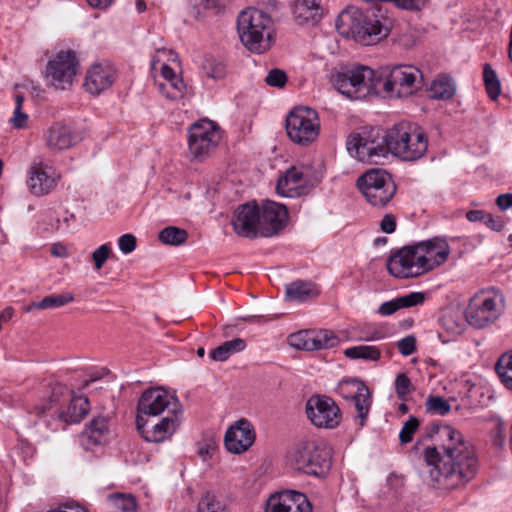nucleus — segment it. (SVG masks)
<instances>
[{"mask_svg":"<svg viewBox=\"0 0 512 512\" xmlns=\"http://www.w3.org/2000/svg\"><path fill=\"white\" fill-rule=\"evenodd\" d=\"M426 438L434 439L422 452L418 474L424 482L438 489L451 490L471 481L478 470L473 445L449 425H433Z\"/></svg>","mask_w":512,"mask_h":512,"instance_id":"nucleus-1","label":"nucleus"},{"mask_svg":"<svg viewBox=\"0 0 512 512\" xmlns=\"http://www.w3.org/2000/svg\"><path fill=\"white\" fill-rule=\"evenodd\" d=\"M337 32L362 45H374L385 39L390 32L387 18L374 13H365L350 6L343 10L335 22Z\"/></svg>","mask_w":512,"mask_h":512,"instance_id":"nucleus-2","label":"nucleus"},{"mask_svg":"<svg viewBox=\"0 0 512 512\" xmlns=\"http://www.w3.org/2000/svg\"><path fill=\"white\" fill-rule=\"evenodd\" d=\"M237 29L242 44L251 52L262 54L274 43L273 20L265 12L249 8L237 19Z\"/></svg>","mask_w":512,"mask_h":512,"instance_id":"nucleus-3","label":"nucleus"},{"mask_svg":"<svg viewBox=\"0 0 512 512\" xmlns=\"http://www.w3.org/2000/svg\"><path fill=\"white\" fill-rule=\"evenodd\" d=\"M391 154L404 161H416L427 152L428 139L423 129L413 122H400L388 129Z\"/></svg>","mask_w":512,"mask_h":512,"instance_id":"nucleus-4","label":"nucleus"},{"mask_svg":"<svg viewBox=\"0 0 512 512\" xmlns=\"http://www.w3.org/2000/svg\"><path fill=\"white\" fill-rule=\"evenodd\" d=\"M505 307L506 299L502 291L494 287L482 289L470 298L465 318L471 326L483 329L495 323L504 313Z\"/></svg>","mask_w":512,"mask_h":512,"instance_id":"nucleus-5","label":"nucleus"},{"mask_svg":"<svg viewBox=\"0 0 512 512\" xmlns=\"http://www.w3.org/2000/svg\"><path fill=\"white\" fill-rule=\"evenodd\" d=\"M332 85L350 99H362L376 94L374 71L368 66L342 67L331 74Z\"/></svg>","mask_w":512,"mask_h":512,"instance_id":"nucleus-6","label":"nucleus"},{"mask_svg":"<svg viewBox=\"0 0 512 512\" xmlns=\"http://www.w3.org/2000/svg\"><path fill=\"white\" fill-rule=\"evenodd\" d=\"M292 461L298 471L307 475L320 476L330 468L331 451L322 441L303 440L295 446Z\"/></svg>","mask_w":512,"mask_h":512,"instance_id":"nucleus-7","label":"nucleus"},{"mask_svg":"<svg viewBox=\"0 0 512 512\" xmlns=\"http://www.w3.org/2000/svg\"><path fill=\"white\" fill-rule=\"evenodd\" d=\"M347 149L352 156L360 161L376 162L378 158L391 153L388 129L383 132L379 128L352 135L347 140Z\"/></svg>","mask_w":512,"mask_h":512,"instance_id":"nucleus-8","label":"nucleus"},{"mask_svg":"<svg viewBox=\"0 0 512 512\" xmlns=\"http://www.w3.org/2000/svg\"><path fill=\"white\" fill-rule=\"evenodd\" d=\"M168 413H182V406L177 397L162 388H149L138 400L136 423H143Z\"/></svg>","mask_w":512,"mask_h":512,"instance_id":"nucleus-9","label":"nucleus"},{"mask_svg":"<svg viewBox=\"0 0 512 512\" xmlns=\"http://www.w3.org/2000/svg\"><path fill=\"white\" fill-rule=\"evenodd\" d=\"M286 131L291 141L308 145L316 140L320 131L318 113L309 107H296L286 118Z\"/></svg>","mask_w":512,"mask_h":512,"instance_id":"nucleus-10","label":"nucleus"},{"mask_svg":"<svg viewBox=\"0 0 512 512\" xmlns=\"http://www.w3.org/2000/svg\"><path fill=\"white\" fill-rule=\"evenodd\" d=\"M357 186L366 200L376 207L385 206L396 190L390 174L379 169L370 170L359 177Z\"/></svg>","mask_w":512,"mask_h":512,"instance_id":"nucleus-11","label":"nucleus"},{"mask_svg":"<svg viewBox=\"0 0 512 512\" xmlns=\"http://www.w3.org/2000/svg\"><path fill=\"white\" fill-rule=\"evenodd\" d=\"M384 80L383 90L390 97H407L418 89V83L422 77L421 72L410 65H396L386 67L382 71Z\"/></svg>","mask_w":512,"mask_h":512,"instance_id":"nucleus-12","label":"nucleus"},{"mask_svg":"<svg viewBox=\"0 0 512 512\" xmlns=\"http://www.w3.org/2000/svg\"><path fill=\"white\" fill-rule=\"evenodd\" d=\"M306 415L317 428L334 429L342 420V413L337 403L326 395H312L305 405Z\"/></svg>","mask_w":512,"mask_h":512,"instance_id":"nucleus-13","label":"nucleus"},{"mask_svg":"<svg viewBox=\"0 0 512 512\" xmlns=\"http://www.w3.org/2000/svg\"><path fill=\"white\" fill-rule=\"evenodd\" d=\"M423 260V257H419L416 245L406 246L387 259L386 267L395 278H416L426 273Z\"/></svg>","mask_w":512,"mask_h":512,"instance_id":"nucleus-14","label":"nucleus"},{"mask_svg":"<svg viewBox=\"0 0 512 512\" xmlns=\"http://www.w3.org/2000/svg\"><path fill=\"white\" fill-rule=\"evenodd\" d=\"M77 66L78 62L71 51H60L48 62L47 77L56 89L65 90L72 85Z\"/></svg>","mask_w":512,"mask_h":512,"instance_id":"nucleus-15","label":"nucleus"},{"mask_svg":"<svg viewBox=\"0 0 512 512\" xmlns=\"http://www.w3.org/2000/svg\"><path fill=\"white\" fill-rule=\"evenodd\" d=\"M218 140V133L211 121L195 122L188 130L189 152L194 158L206 157Z\"/></svg>","mask_w":512,"mask_h":512,"instance_id":"nucleus-16","label":"nucleus"},{"mask_svg":"<svg viewBox=\"0 0 512 512\" xmlns=\"http://www.w3.org/2000/svg\"><path fill=\"white\" fill-rule=\"evenodd\" d=\"M182 413H168L161 416L158 421L154 419L136 423L141 437L151 443H160L170 439L178 429Z\"/></svg>","mask_w":512,"mask_h":512,"instance_id":"nucleus-17","label":"nucleus"},{"mask_svg":"<svg viewBox=\"0 0 512 512\" xmlns=\"http://www.w3.org/2000/svg\"><path fill=\"white\" fill-rule=\"evenodd\" d=\"M338 342L334 332L326 329L299 331L289 337L291 346L306 351L333 348Z\"/></svg>","mask_w":512,"mask_h":512,"instance_id":"nucleus-18","label":"nucleus"},{"mask_svg":"<svg viewBox=\"0 0 512 512\" xmlns=\"http://www.w3.org/2000/svg\"><path fill=\"white\" fill-rule=\"evenodd\" d=\"M255 438L252 424L246 419H240L226 431L224 445L228 452L238 455L246 452L255 442Z\"/></svg>","mask_w":512,"mask_h":512,"instance_id":"nucleus-19","label":"nucleus"},{"mask_svg":"<svg viewBox=\"0 0 512 512\" xmlns=\"http://www.w3.org/2000/svg\"><path fill=\"white\" fill-rule=\"evenodd\" d=\"M288 221V211L285 205L267 200L260 210V236L277 235Z\"/></svg>","mask_w":512,"mask_h":512,"instance_id":"nucleus-20","label":"nucleus"},{"mask_svg":"<svg viewBox=\"0 0 512 512\" xmlns=\"http://www.w3.org/2000/svg\"><path fill=\"white\" fill-rule=\"evenodd\" d=\"M232 224L241 237L256 238L260 235V209L256 202L240 205L235 211Z\"/></svg>","mask_w":512,"mask_h":512,"instance_id":"nucleus-21","label":"nucleus"},{"mask_svg":"<svg viewBox=\"0 0 512 512\" xmlns=\"http://www.w3.org/2000/svg\"><path fill=\"white\" fill-rule=\"evenodd\" d=\"M266 512H312V507L303 493L285 491L268 499Z\"/></svg>","mask_w":512,"mask_h":512,"instance_id":"nucleus-22","label":"nucleus"},{"mask_svg":"<svg viewBox=\"0 0 512 512\" xmlns=\"http://www.w3.org/2000/svg\"><path fill=\"white\" fill-rule=\"evenodd\" d=\"M58 176L42 161L33 162L29 168L28 188L33 195L49 194L57 185Z\"/></svg>","mask_w":512,"mask_h":512,"instance_id":"nucleus-23","label":"nucleus"},{"mask_svg":"<svg viewBox=\"0 0 512 512\" xmlns=\"http://www.w3.org/2000/svg\"><path fill=\"white\" fill-rule=\"evenodd\" d=\"M419 257L425 261V272L442 265L448 259L450 248L446 240L433 238L416 244Z\"/></svg>","mask_w":512,"mask_h":512,"instance_id":"nucleus-24","label":"nucleus"},{"mask_svg":"<svg viewBox=\"0 0 512 512\" xmlns=\"http://www.w3.org/2000/svg\"><path fill=\"white\" fill-rule=\"evenodd\" d=\"M116 79V71L111 65L95 64L86 74L84 86L94 95L109 88Z\"/></svg>","mask_w":512,"mask_h":512,"instance_id":"nucleus-25","label":"nucleus"},{"mask_svg":"<svg viewBox=\"0 0 512 512\" xmlns=\"http://www.w3.org/2000/svg\"><path fill=\"white\" fill-rule=\"evenodd\" d=\"M110 435L109 420L107 417H94L82 432V444L85 449H93L95 446L107 443Z\"/></svg>","mask_w":512,"mask_h":512,"instance_id":"nucleus-26","label":"nucleus"},{"mask_svg":"<svg viewBox=\"0 0 512 512\" xmlns=\"http://www.w3.org/2000/svg\"><path fill=\"white\" fill-rule=\"evenodd\" d=\"M45 142L50 150L61 151L75 145L77 136L68 125L56 122L47 129Z\"/></svg>","mask_w":512,"mask_h":512,"instance_id":"nucleus-27","label":"nucleus"},{"mask_svg":"<svg viewBox=\"0 0 512 512\" xmlns=\"http://www.w3.org/2000/svg\"><path fill=\"white\" fill-rule=\"evenodd\" d=\"M353 387L355 389L352 399L357 412L360 426H364L365 420L371 406V393L366 385L358 380L345 381L340 383L339 389L342 391L346 387Z\"/></svg>","mask_w":512,"mask_h":512,"instance_id":"nucleus-28","label":"nucleus"},{"mask_svg":"<svg viewBox=\"0 0 512 512\" xmlns=\"http://www.w3.org/2000/svg\"><path fill=\"white\" fill-rule=\"evenodd\" d=\"M292 11L300 24L316 23L322 17L323 8L319 0H294Z\"/></svg>","mask_w":512,"mask_h":512,"instance_id":"nucleus-29","label":"nucleus"},{"mask_svg":"<svg viewBox=\"0 0 512 512\" xmlns=\"http://www.w3.org/2000/svg\"><path fill=\"white\" fill-rule=\"evenodd\" d=\"M424 300L425 294L423 292H411L382 303L378 308V313L382 316H389L397 312L399 309L420 305Z\"/></svg>","mask_w":512,"mask_h":512,"instance_id":"nucleus-30","label":"nucleus"},{"mask_svg":"<svg viewBox=\"0 0 512 512\" xmlns=\"http://www.w3.org/2000/svg\"><path fill=\"white\" fill-rule=\"evenodd\" d=\"M302 179V171L296 167H291L278 179L277 193L285 197H293L294 193H298V189L301 188Z\"/></svg>","mask_w":512,"mask_h":512,"instance_id":"nucleus-31","label":"nucleus"},{"mask_svg":"<svg viewBox=\"0 0 512 512\" xmlns=\"http://www.w3.org/2000/svg\"><path fill=\"white\" fill-rule=\"evenodd\" d=\"M317 294V289L311 282L297 280L286 286V297L290 301L303 302Z\"/></svg>","mask_w":512,"mask_h":512,"instance_id":"nucleus-32","label":"nucleus"},{"mask_svg":"<svg viewBox=\"0 0 512 512\" xmlns=\"http://www.w3.org/2000/svg\"><path fill=\"white\" fill-rule=\"evenodd\" d=\"M246 348V342L242 338H235L225 341L215 349L210 351V357L214 361H225L232 354L243 351Z\"/></svg>","mask_w":512,"mask_h":512,"instance_id":"nucleus-33","label":"nucleus"},{"mask_svg":"<svg viewBox=\"0 0 512 512\" xmlns=\"http://www.w3.org/2000/svg\"><path fill=\"white\" fill-rule=\"evenodd\" d=\"M495 371L503 386L512 391V350L499 357L495 364Z\"/></svg>","mask_w":512,"mask_h":512,"instance_id":"nucleus-34","label":"nucleus"},{"mask_svg":"<svg viewBox=\"0 0 512 512\" xmlns=\"http://www.w3.org/2000/svg\"><path fill=\"white\" fill-rule=\"evenodd\" d=\"M430 98L436 100H447L455 94V85L448 77H439L431 83Z\"/></svg>","mask_w":512,"mask_h":512,"instance_id":"nucleus-35","label":"nucleus"},{"mask_svg":"<svg viewBox=\"0 0 512 512\" xmlns=\"http://www.w3.org/2000/svg\"><path fill=\"white\" fill-rule=\"evenodd\" d=\"M74 300V296L71 293L53 294L44 297L39 302H33L26 311L29 312L33 309H51L62 307Z\"/></svg>","mask_w":512,"mask_h":512,"instance_id":"nucleus-36","label":"nucleus"},{"mask_svg":"<svg viewBox=\"0 0 512 512\" xmlns=\"http://www.w3.org/2000/svg\"><path fill=\"white\" fill-rule=\"evenodd\" d=\"M344 355L349 359L377 361L381 357V351L376 346L359 345L345 349Z\"/></svg>","mask_w":512,"mask_h":512,"instance_id":"nucleus-37","label":"nucleus"},{"mask_svg":"<svg viewBox=\"0 0 512 512\" xmlns=\"http://www.w3.org/2000/svg\"><path fill=\"white\" fill-rule=\"evenodd\" d=\"M483 80L489 98L493 101L497 100L501 93V84L497 73L488 63L483 66Z\"/></svg>","mask_w":512,"mask_h":512,"instance_id":"nucleus-38","label":"nucleus"},{"mask_svg":"<svg viewBox=\"0 0 512 512\" xmlns=\"http://www.w3.org/2000/svg\"><path fill=\"white\" fill-rule=\"evenodd\" d=\"M197 512H228V508L222 498L211 492H206L199 500Z\"/></svg>","mask_w":512,"mask_h":512,"instance_id":"nucleus-39","label":"nucleus"},{"mask_svg":"<svg viewBox=\"0 0 512 512\" xmlns=\"http://www.w3.org/2000/svg\"><path fill=\"white\" fill-rule=\"evenodd\" d=\"M188 238V233L185 229L168 226L162 229L159 233V240L166 245L178 246L183 244Z\"/></svg>","mask_w":512,"mask_h":512,"instance_id":"nucleus-40","label":"nucleus"},{"mask_svg":"<svg viewBox=\"0 0 512 512\" xmlns=\"http://www.w3.org/2000/svg\"><path fill=\"white\" fill-rule=\"evenodd\" d=\"M185 84L182 79L158 83V90L169 100H179L184 96Z\"/></svg>","mask_w":512,"mask_h":512,"instance_id":"nucleus-41","label":"nucleus"},{"mask_svg":"<svg viewBox=\"0 0 512 512\" xmlns=\"http://www.w3.org/2000/svg\"><path fill=\"white\" fill-rule=\"evenodd\" d=\"M108 501L122 512H136L137 502L132 494L114 493L108 496Z\"/></svg>","mask_w":512,"mask_h":512,"instance_id":"nucleus-42","label":"nucleus"},{"mask_svg":"<svg viewBox=\"0 0 512 512\" xmlns=\"http://www.w3.org/2000/svg\"><path fill=\"white\" fill-rule=\"evenodd\" d=\"M87 398L76 397L71 399L67 408V414L71 422H80L88 413Z\"/></svg>","mask_w":512,"mask_h":512,"instance_id":"nucleus-43","label":"nucleus"},{"mask_svg":"<svg viewBox=\"0 0 512 512\" xmlns=\"http://www.w3.org/2000/svg\"><path fill=\"white\" fill-rule=\"evenodd\" d=\"M425 408L428 413L444 416L451 410V406L445 398L441 396H429L426 399Z\"/></svg>","mask_w":512,"mask_h":512,"instance_id":"nucleus-44","label":"nucleus"},{"mask_svg":"<svg viewBox=\"0 0 512 512\" xmlns=\"http://www.w3.org/2000/svg\"><path fill=\"white\" fill-rule=\"evenodd\" d=\"M395 390L397 397L406 401L407 396L414 391V387L409 379V377L405 373H400L396 376L395 379Z\"/></svg>","mask_w":512,"mask_h":512,"instance_id":"nucleus-45","label":"nucleus"},{"mask_svg":"<svg viewBox=\"0 0 512 512\" xmlns=\"http://www.w3.org/2000/svg\"><path fill=\"white\" fill-rule=\"evenodd\" d=\"M202 66L209 78L220 79L225 75V66L213 58H206Z\"/></svg>","mask_w":512,"mask_h":512,"instance_id":"nucleus-46","label":"nucleus"},{"mask_svg":"<svg viewBox=\"0 0 512 512\" xmlns=\"http://www.w3.org/2000/svg\"><path fill=\"white\" fill-rule=\"evenodd\" d=\"M419 420L411 416L404 424L399 433V440L402 444H407L412 441L413 435L419 427Z\"/></svg>","mask_w":512,"mask_h":512,"instance_id":"nucleus-47","label":"nucleus"},{"mask_svg":"<svg viewBox=\"0 0 512 512\" xmlns=\"http://www.w3.org/2000/svg\"><path fill=\"white\" fill-rule=\"evenodd\" d=\"M265 82L268 86L282 88L287 82V75L283 70L274 68L268 72Z\"/></svg>","mask_w":512,"mask_h":512,"instance_id":"nucleus-48","label":"nucleus"},{"mask_svg":"<svg viewBox=\"0 0 512 512\" xmlns=\"http://www.w3.org/2000/svg\"><path fill=\"white\" fill-rule=\"evenodd\" d=\"M111 254V247L108 244L99 246L91 255L94 267L100 270Z\"/></svg>","mask_w":512,"mask_h":512,"instance_id":"nucleus-49","label":"nucleus"},{"mask_svg":"<svg viewBox=\"0 0 512 512\" xmlns=\"http://www.w3.org/2000/svg\"><path fill=\"white\" fill-rule=\"evenodd\" d=\"M397 347L399 352L403 356H409L416 351V337L414 335H408L398 341Z\"/></svg>","mask_w":512,"mask_h":512,"instance_id":"nucleus-50","label":"nucleus"},{"mask_svg":"<svg viewBox=\"0 0 512 512\" xmlns=\"http://www.w3.org/2000/svg\"><path fill=\"white\" fill-rule=\"evenodd\" d=\"M217 449V445L213 440H204L197 444V454L203 461L211 458Z\"/></svg>","mask_w":512,"mask_h":512,"instance_id":"nucleus-51","label":"nucleus"},{"mask_svg":"<svg viewBox=\"0 0 512 512\" xmlns=\"http://www.w3.org/2000/svg\"><path fill=\"white\" fill-rule=\"evenodd\" d=\"M137 240L133 234H124L118 239V246L122 253L129 254L136 248Z\"/></svg>","mask_w":512,"mask_h":512,"instance_id":"nucleus-52","label":"nucleus"},{"mask_svg":"<svg viewBox=\"0 0 512 512\" xmlns=\"http://www.w3.org/2000/svg\"><path fill=\"white\" fill-rule=\"evenodd\" d=\"M427 0H390L396 7L406 10H419Z\"/></svg>","mask_w":512,"mask_h":512,"instance_id":"nucleus-53","label":"nucleus"},{"mask_svg":"<svg viewBox=\"0 0 512 512\" xmlns=\"http://www.w3.org/2000/svg\"><path fill=\"white\" fill-rule=\"evenodd\" d=\"M487 227L493 231L500 232L503 230L505 224L501 217H494L491 213L486 214L484 222Z\"/></svg>","mask_w":512,"mask_h":512,"instance_id":"nucleus-54","label":"nucleus"},{"mask_svg":"<svg viewBox=\"0 0 512 512\" xmlns=\"http://www.w3.org/2000/svg\"><path fill=\"white\" fill-rule=\"evenodd\" d=\"M380 228L384 233L391 234L396 228V219L392 214H386L380 223Z\"/></svg>","mask_w":512,"mask_h":512,"instance_id":"nucleus-55","label":"nucleus"},{"mask_svg":"<svg viewBox=\"0 0 512 512\" xmlns=\"http://www.w3.org/2000/svg\"><path fill=\"white\" fill-rule=\"evenodd\" d=\"M11 122L16 128H24L27 125L28 116L22 112V109L15 108Z\"/></svg>","mask_w":512,"mask_h":512,"instance_id":"nucleus-56","label":"nucleus"},{"mask_svg":"<svg viewBox=\"0 0 512 512\" xmlns=\"http://www.w3.org/2000/svg\"><path fill=\"white\" fill-rule=\"evenodd\" d=\"M496 205L502 211L512 207V193L500 194L496 198Z\"/></svg>","mask_w":512,"mask_h":512,"instance_id":"nucleus-57","label":"nucleus"},{"mask_svg":"<svg viewBox=\"0 0 512 512\" xmlns=\"http://www.w3.org/2000/svg\"><path fill=\"white\" fill-rule=\"evenodd\" d=\"M224 3L225 0H200V5L215 12H219L224 7Z\"/></svg>","mask_w":512,"mask_h":512,"instance_id":"nucleus-58","label":"nucleus"},{"mask_svg":"<svg viewBox=\"0 0 512 512\" xmlns=\"http://www.w3.org/2000/svg\"><path fill=\"white\" fill-rule=\"evenodd\" d=\"M486 214L484 210H470L466 213V218L470 222H484Z\"/></svg>","mask_w":512,"mask_h":512,"instance_id":"nucleus-59","label":"nucleus"},{"mask_svg":"<svg viewBox=\"0 0 512 512\" xmlns=\"http://www.w3.org/2000/svg\"><path fill=\"white\" fill-rule=\"evenodd\" d=\"M160 70L165 81H175L176 79H181L167 64H162Z\"/></svg>","mask_w":512,"mask_h":512,"instance_id":"nucleus-60","label":"nucleus"},{"mask_svg":"<svg viewBox=\"0 0 512 512\" xmlns=\"http://www.w3.org/2000/svg\"><path fill=\"white\" fill-rule=\"evenodd\" d=\"M165 54H169L170 56H172V59H174L176 57V54L172 51H167L165 49L157 50L155 56L153 57V59L151 61L152 69H154V70L156 69L157 64H159L161 62L162 55H165Z\"/></svg>","mask_w":512,"mask_h":512,"instance_id":"nucleus-61","label":"nucleus"},{"mask_svg":"<svg viewBox=\"0 0 512 512\" xmlns=\"http://www.w3.org/2000/svg\"><path fill=\"white\" fill-rule=\"evenodd\" d=\"M51 254L56 257L65 258L68 256L67 249L64 245L56 243L51 247Z\"/></svg>","mask_w":512,"mask_h":512,"instance_id":"nucleus-62","label":"nucleus"},{"mask_svg":"<svg viewBox=\"0 0 512 512\" xmlns=\"http://www.w3.org/2000/svg\"><path fill=\"white\" fill-rule=\"evenodd\" d=\"M384 337V334L378 330V329H372L367 332H365L364 336L362 337V340L364 341H373V340H379Z\"/></svg>","mask_w":512,"mask_h":512,"instance_id":"nucleus-63","label":"nucleus"},{"mask_svg":"<svg viewBox=\"0 0 512 512\" xmlns=\"http://www.w3.org/2000/svg\"><path fill=\"white\" fill-rule=\"evenodd\" d=\"M86 1L93 8L105 9L112 3L113 0H86Z\"/></svg>","mask_w":512,"mask_h":512,"instance_id":"nucleus-64","label":"nucleus"}]
</instances>
